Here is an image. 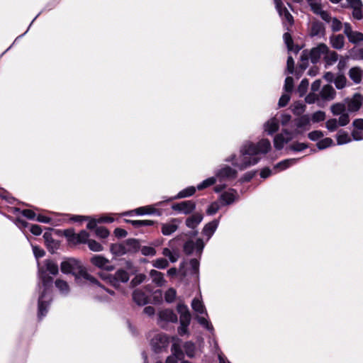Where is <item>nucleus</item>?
Wrapping results in <instances>:
<instances>
[{
  "mask_svg": "<svg viewBox=\"0 0 363 363\" xmlns=\"http://www.w3.org/2000/svg\"><path fill=\"white\" fill-rule=\"evenodd\" d=\"M177 310L180 315V325L178 327L177 332L180 336H184L189 333L188 328L191 322V314L188 307L183 303H179Z\"/></svg>",
  "mask_w": 363,
  "mask_h": 363,
  "instance_id": "7",
  "label": "nucleus"
},
{
  "mask_svg": "<svg viewBox=\"0 0 363 363\" xmlns=\"http://www.w3.org/2000/svg\"><path fill=\"white\" fill-rule=\"evenodd\" d=\"M146 279V276L144 274H138L135 276V277L131 280L130 285L133 287H135L140 284H142Z\"/></svg>",
  "mask_w": 363,
  "mask_h": 363,
  "instance_id": "53",
  "label": "nucleus"
},
{
  "mask_svg": "<svg viewBox=\"0 0 363 363\" xmlns=\"http://www.w3.org/2000/svg\"><path fill=\"white\" fill-rule=\"evenodd\" d=\"M125 223L131 224L135 228L153 225L155 222L151 220H125Z\"/></svg>",
  "mask_w": 363,
  "mask_h": 363,
  "instance_id": "28",
  "label": "nucleus"
},
{
  "mask_svg": "<svg viewBox=\"0 0 363 363\" xmlns=\"http://www.w3.org/2000/svg\"><path fill=\"white\" fill-rule=\"evenodd\" d=\"M60 269L63 274L74 276L77 282H79V279H84L89 281L91 284L101 286L99 281L86 272L80 262L74 258H68L62 261L60 264Z\"/></svg>",
  "mask_w": 363,
  "mask_h": 363,
  "instance_id": "4",
  "label": "nucleus"
},
{
  "mask_svg": "<svg viewBox=\"0 0 363 363\" xmlns=\"http://www.w3.org/2000/svg\"><path fill=\"white\" fill-rule=\"evenodd\" d=\"M330 23V27L333 31H339L342 28V23L340 20L336 18H332L330 21L328 22Z\"/></svg>",
  "mask_w": 363,
  "mask_h": 363,
  "instance_id": "56",
  "label": "nucleus"
},
{
  "mask_svg": "<svg viewBox=\"0 0 363 363\" xmlns=\"http://www.w3.org/2000/svg\"><path fill=\"white\" fill-rule=\"evenodd\" d=\"M334 83L337 89H341L346 86L347 79L343 74H339L335 78Z\"/></svg>",
  "mask_w": 363,
  "mask_h": 363,
  "instance_id": "44",
  "label": "nucleus"
},
{
  "mask_svg": "<svg viewBox=\"0 0 363 363\" xmlns=\"http://www.w3.org/2000/svg\"><path fill=\"white\" fill-rule=\"evenodd\" d=\"M307 145L303 143H296L290 146V149L293 151L300 152L305 150Z\"/></svg>",
  "mask_w": 363,
  "mask_h": 363,
  "instance_id": "64",
  "label": "nucleus"
},
{
  "mask_svg": "<svg viewBox=\"0 0 363 363\" xmlns=\"http://www.w3.org/2000/svg\"><path fill=\"white\" fill-rule=\"evenodd\" d=\"M91 262L98 268L105 269L107 272L114 269V267L110 264L109 260L101 255H94L91 258Z\"/></svg>",
  "mask_w": 363,
  "mask_h": 363,
  "instance_id": "13",
  "label": "nucleus"
},
{
  "mask_svg": "<svg viewBox=\"0 0 363 363\" xmlns=\"http://www.w3.org/2000/svg\"><path fill=\"white\" fill-rule=\"evenodd\" d=\"M203 219V216L201 213H195L187 217L185 220V225L187 228L191 229V230L187 233H182L175 238V240L178 241H184L183 251L186 255H191L194 253L199 257L201 256L206 245L204 241L201 238H197L195 241L191 238L198 235L199 231L196 228L201 223Z\"/></svg>",
  "mask_w": 363,
  "mask_h": 363,
  "instance_id": "2",
  "label": "nucleus"
},
{
  "mask_svg": "<svg viewBox=\"0 0 363 363\" xmlns=\"http://www.w3.org/2000/svg\"><path fill=\"white\" fill-rule=\"evenodd\" d=\"M64 235L70 242L75 244L77 239V233L73 228H69L64 230Z\"/></svg>",
  "mask_w": 363,
  "mask_h": 363,
  "instance_id": "48",
  "label": "nucleus"
},
{
  "mask_svg": "<svg viewBox=\"0 0 363 363\" xmlns=\"http://www.w3.org/2000/svg\"><path fill=\"white\" fill-rule=\"evenodd\" d=\"M184 350L185 351L186 354L192 358L195 355L196 346L195 344L191 341L186 342L184 345Z\"/></svg>",
  "mask_w": 363,
  "mask_h": 363,
  "instance_id": "39",
  "label": "nucleus"
},
{
  "mask_svg": "<svg viewBox=\"0 0 363 363\" xmlns=\"http://www.w3.org/2000/svg\"><path fill=\"white\" fill-rule=\"evenodd\" d=\"M55 286L57 288V289L59 291L60 294L63 296H67L70 291L69 284H67V281H65L62 279H56L55 281Z\"/></svg>",
  "mask_w": 363,
  "mask_h": 363,
  "instance_id": "26",
  "label": "nucleus"
},
{
  "mask_svg": "<svg viewBox=\"0 0 363 363\" xmlns=\"http://www.w3.org/2000/svg\"><path fill=\"white\" fill-rule=\"evenodd\" d=\"M227 205V193L223 192L220 194V199L218 201L211 203L206 209V213L208 216H213L217 213L220 206Z\"/></svg>",
  "mask_w": 363,
  "mask_h": 363,
  "instance_id": "15",
  "label": "nucleus"
},
{
  "mask_svg": "<svg viewBox=\"0 0 363 363\" xmlns=\"http://www.w3.org/2000/svg\"><path fill=\"white\" fill-rule=\"evenodd\" d=\"M293 139L292 134L287 131L284 130L280 134L277 135L274 139V145L277 150H281L284 145L288 143Z\"/></svg>",
  "mask_w": 363,
  "mask_h": 363,
  "instance_id": "14",
  "label": "nucleus"
},
{
  "mask_svg": "<svg viewBox=\"0 0 363 363\" xmlns=\"http://www.w3.org/2000/svg\"><path fill=\"white\" fill-rule=\"evenodd\" d=\"M349 40L352 43L363 41V34L360 32L352 31L348 36Z\"/></svg>",
  "mask_w": 363,
  "mask_h": 363,
  "instance_id": "45",
  "label": "nucleus"
},
{
  "mask_svg": "<svg viewBox=\"0 0 363 363\" xmlns=\"http://www.w3.org/2000/svg\"><path fill=\"white\" fill-rule=\"evenodd\" d=\"M275 7L282 19V22L284 26L286 28V30H289V27H291L294 23V18L289 11L287 10L286 7H284L282 1L281 0H274Z\"/></svg>",
  "mask_w": 363,
  "mask_h": 363,
  "instance_id": "10",
  "label": "nucleus"
},
{
  "mask_svg": "<svg viewBox=\"0 0 363 363\" xmlns=\"http://www.w3.org/2000/svg\"><path fill=\"white\" fill-rule=\"evenodd\" d=\"M279 128V121L275 118H272L269 119L265 124H264V130L267 132L268 134L272 135L274 133L277 132Z\"/></svg>",
  "mask_w": 363,
  "mask_h": 363,
  "instance_id": "27",
  "label": "nucleus"
},
{
  "mask_svg": "<svg viewBox=\"0 0 363 363\" xmlns=\"http://www.w3.org/2000/svg\"><path fill=\"white\" fill-rule=\"evenodd\" d=\"M177 292L173 288H169L164 294V299L167 303H172L176 298Z\"/></svg>",
  "mask_w": 363,
  "mask_h": 363,
  "instance_id": "50",
  "label": "nucleus"
},
{
  "mask_svg": "<svg viewBox=\"0 0 363 363\" xmlns=\"http://www.w3.org/2000/svg\"><path fill=\"white\" fill-rule=\"evenodd\" d=\"M133 299L138 306H145L149 303L148 296L140 289H135L133 292Z\"/></svg>",
  "mask_w": 363,
  "mask_h": 363,
  "instance_id": "21",
  "label": "nucleus"
},
{
  "mask_svg": "<svg viewBox=\"0 0 363 363\" xmlns=\"http://www.w3.org/2000/svg\"><path fill=\"white\" fill-rule=\"evenodd\" d=\"M362 69L359 67H352L348 72L350 79L356 84H359L362 82Z\"/></svg>",
  "mask_w": 363,
  "mask_h": 363,
  "instance_id": "24",
  "label": "nucleus"
},
{
  "mask_svg": "<svg viewBox=\"0 0 363 363\" xmlns=\"http://www.w3.org/2000/svg\"><path fill=\"white\" fill-rule=\"evenodd\" d=\"M309 5L313 12L319 15L323 21L325 22H329L330 21L331 16L330 13L328 11L323 10L321 4L319 1H313L312 3H310Z\"/></svg>",
  "mask_w": 363,
  "mask_h": 363,
  "instance_id": "17",
  "label": "nucleus"
},
{
  "mask_svg": "<svg viewBox=\"0 0 363 363\" xmlns=\"http://www.w3.org/2000/svg\"><path fill=\"white\" fill-rule=\"evenodd\" d=\"M150 276L152 278V281L159 286H162L165 282L163 274L155 269L150 270Z\"/></svg>",
  "mask_w": 363,
  "mask_h": 363,
  "instance_id": "29",
  "label": "nucleus"
},
{
  "mask_svg": "<svg viewBox=\"0 0 363 363\" xmlns=\"http://www.w3.org/2000/svg\"><path fill=\"white\" fill-rule=\"evenodd\" d=\"M213 177L216 178V181L219 180L220 182H225V179L227 178V165H223L220 168L216 170L215 176Z\"/></svg>",
  "mask_w": 363,
  "mask_h": 363,
  "instance_id": "37",
  "label": "nucleus"
},
{
  "mask_svg": "<svg viewBox=\"0 0 363 363\" xmlns=\"http://www.w3.org/2000/svg\"><path fill=\"white\" fill-rule=\"evenodd\" d=\"M124 242L127 254H134L140 251L141 244L139 240L128 238Z\"/></svg>",
  "mask_w": 363,
  "mask_h": 363,
  "instance_id": "19",
  "label": "nucleus"
},
{
  "mask_svg": "<svg viewBox=\"0 0 363 363\" xmlns=\"http://www.w3.org/2000/svg\"><path fill=\"white\" fill-rule=\"evenodd\" d=\"M308 62V55L306 52H303L301 56V62L298 65V67L301 69V72L304 71L307 68Z\"/></svg>",
  "mask_w": 363,
  "mask_h": 363,
  "instance_id": "57",
  "label": "nucleus"
},
{
  "mask_svg": "<svg viewBox=\"0 0 363 363\" xmlns=\"http://www.w3.org/2000/svg\"><path fill=\"white\" fill-rule=\"evenodd\" d=\"M178 229L177 219H172L170 223H164L162 225V233L164 235H170Z\"/></svg>",
  "mask_w": 363,
  "mask_h": 363,
  "instance_id": "25",
  "label": "nucleus"
},
{
  "mask_svg": "<svg viewBox=\"0 0 363 363\" xmlns=\"http://www.w3.org/2000/svg\"><path fill=\"white\" fill-rule=\"evenodd\" d=\"M310 125V118L308 115H303L297 121L296 125L298 128H304Z\"/></svg>",
  "mask_w": 363,
  "mask_h": 363,
  "instance_id": "54",
  "label": "nucleus"
},
{
  "mask_svg": "<svg viewBox=\"0 0 363 363\" xmlns=\"http://www.w3.org/2000/svg\"><path fill=\"white\" fill-rule=\"evenodd\" d=\"M323 57L327 65H332L337 61L338 55L336 52L330 51L328 49Z\"/></svg>",
  "mask_w": 363,
  "mask_h": 363,
  "instance_id": "33",
  "label": "nucleus"
},
{
  "mask_svg": "<svg viewBox=\"0 0 363 363\" xmlns=\"http://www.w3.org/2000/svg\"><path fill=\"white\" fill-rule=\"evenodd\" d=\"M152 302L155 304L160 303L162 301V291L160 289L155 290L152 294Z\"/></svg>",
  "mask_w": 363,
  "mask_h": 363,
  "instance_id": "62",
  "label": "nucleus"
},
{
  "mask_svg": "<svg viewBox=\"0 0 363 363\" xmlns=\"http://www.w3.org/2000/svg\"><path fill=\"white\" fill-rule=\"evenodd\" d=\"M140 251L143 256L145 257H153L156 255L157 251L153 246H142L140 245Z\"/></svg>",
  "mask_w": 363,
  "mask_h": 363,
  "instance_id": "40",
  "label": "nucleus"
},
{
  "mask_svg": "<svg viewBox=\"0 0 363 363\" xmlns=\"http://www.w3.org/2000/svg\"><path fill=\"white\" fill-rule=\"evenodd\" d=\"M2 214L9 220H12L16 224V225L21 230H23L30 225L27 221L22 218H17L16 219H13L11 216L6 215L5 213Z\"/></svg>",
  "mask_w": 363,
  "mask_h": 363,
  "instance_id": "38",
  "label": "nucleus"
},
{
  "mask_svg": "<svg viewBox=\"0 0 363 363\" xmlns=\"http://www.w3.org/2000/svg\"><path fill=\"white\" fill-rule=\"evenodd\" d=\"M172 351V355L177 357V358L182 359L184 357V352L181 349L180 345L177 343L174 342L171 347Z\"/></svg>",
  "mask_w": 363,
  "mask_h": 363,
  "instance_id": "42",
  "label": "nucleus"
},
{
  "mask_svg": "<svg viewBox=\"0 0 363 363\" xmlns=\"http://www.w3.org/2000/svg\"><path fill=\"white\" fill-rule=\"evenodd\" d=\"M33 252L36 259H38L43 257L45 252V250L38 246L32 245Z\"/></svg>",
  "mask_w": 363,
  "mask_h": 363,
  "instance_id": "59",
  "label": "nucleus"
},
{
  "mask_svg": "<svg viewBox=\"0 0 363 363\" xmlns=\"http://www.w3.org/2000/svg\"><path fill=\"white\" fill-rule=\"evenodd\" d=\"M306 106L301 102H296L292 106V111L295 115L300 116L305 111Z\"/></svg>",
  "mask_w": 363,
  "mask_h": 363,
  "instance_id": "49",
  "label": "nucleus"
},
{
  "mask_svg": "<svg viewBox=\"0 0 363 363\" xmlns=\"http://www.w3.org/2000/svg\"><path fill=\"white\" fill-rule=\"evenodd\" d=\"M169 265L168 261L164 258H158L152 262V266L157 269H164Z\"/></svg>",
  "mask_w": 363,
  "mask_h": 363,
  "instance_id": "46",
  "label": "nucleus"
},
{
  "mask_svg": "<svg viewBox=\"0 0 363 363\" xmlns=\"http://www.w3.org/2000/svg\"><path fill=\"white\" fill-rule=\"evenodd\" d=\"M308 84H309L308 81L306 79H303L301 82V83L298 86V91L299 92L301 96H303L306 93V91L308 89Z\"/></svg>",
  "mask_w": 363,
  "mask_h": 363,
  "instance_id": "60",
  "label": "nucleus"
},
{
  "mask_svg": "<svg viewBox=\"0 0 363 363\" xmlns=\"http://www.w3.org/2000/svg\"><path fill=\"white\" fill-rule=\"evenodd\" d=\"M89 237V233L85 230H81L79 233H77V239L75 244L88 243Z\"/></svg>",
  "mask_w": 363,
  "mask_h": 363,
  "instance_id": "43",
  "label": "nucleus"
},
{
  "mask_svg": "<svg viewBox=\"0 0 363 363\" xmlns=\"http://www.w3.org/2000/svg\"><path fill=\"white\" fill-rule=\"evenodd\" d=\"M323 32V27L320 23H313L311 26V35H318Z\"/></svg>",
  "mask_w": 363,
  "mask_h": 363,
  "instance_id": "58",
  "label": "nucleus"
},
{
  "mask_svg": "<svg viewBox=\"0 0 363 363\" xmlns=\"http://www.w3.org/2000/svg\"><path fill=\"white\" fill-rule=\"evenodd\" d=\"M216 182V178L214 177H208V178L203 180L201 183H199L196 186V188L199 191H201V190L205 189L215 184Z\"/></svg>",
  "mask_w": 363,
  "mask_h": 363,
  "instance_id": "36",
  "label": "nucleus"
},
{
  "mask_svg": "<svg viewBox=\"0 0 363 363\" xmlns=\"http://www.w3.org/2000/svg\"><path fill=\"white\" fill-rule=\"evenodd\" d=\"M21 213L29 220H35L36 214L30 209H24L21 211Z\"/></svg>",
  "mask_w": 363,
  "mask_h": 363,
  "instance_id": "63",
  "label": "nucleus"
},
{
  "mask_svg": "<svg viewBox=\"0 0 363 363\" xmlns=\"http://www.w3.org/2000/svg\"><path fill=\"white\" fill-rule=\"evenodd\" d=\"M330 43L334 48L340 50L344 46L345 38L340 34L333 35L330 38Z\"/></svg>",
  "mask_w": 363,
  "mask_h": 363,
  "instance_id": "31",
  "label": "nucleus"
},
{
  "mask_svg": "<svg viewBox=\"0 0 363 363\" xmlns=\"http://www.w3.org/2000/svg\"><path fill=\"white\" fill-rule=\"evenodd\" d=\"M191 307L195 312L199 314H206L207 315L204 305L199 298H195L192 300Z\"/></svg>",
  "mask_w": 363,
  "mask_h": 363,
  "instance_id": "32",
  "label": "nucleus"
},
{
  "mask_svg": "<svg viewBox=\"0 0 363 363\" xmlns=\"http://www.w3.org/2000/svg\"><path fill=\"white\" fill-rule=\"evenodd\" d=\"M196 208V203L191 200L184 201L174 203L172 206L173 211L184 215H190Z\"/></svg>",
  "mask_w": 363,
  "mask_h": 363,
  "instance_id": "11",
  "label": "nucleus"
},
{
  "mask_svg": "<svg viewBox=\"0 0 363 363\" xmlns=\"http://www.w3.org/2000/svg\"><path fill=\"white\" fill-rule=\"evenodd\" d=\"M345 106V112L353 113L358 111L362 104V96L360 94L356 93L351 98H347L340 103Z\"/></svg>",
  "mask_w": 363,
  "mask_h": 363,
  "instance_id": "9",
  "label": "nucleus"
},
{
  "mask_svg": "<svg viewBox=\"0 0 363 363\" xmlns=\"http://www.w3.org/2000/svg\"><path fill=\"white\" fill-rule=\"evenodd\" d=\"M45 267H40L38 262V281L36 286V290L38 291L39 296L38 299V319L41 320L45 317L49 311L50 306L52 301V285L53 278L48 274L55 276L59 272L58 265L52 259H45Z\"/></svg>",
  "mask_w": 363,
  "mask_h": 363,
  "instance_id": "1",
  "label": "nucleus"
},
{
  "mask_svg": "<svg viewBox=\"0 0 363 363\" xmlns=\"http://www.w3.org/2000/svg\"><path fill=\"white\" fill-rule=\"evenodd\" d=\"M189 264L191 269L192 270L193 274H198L199 270V262L197 259L194 258L191 259L189 261Z\"/></svg>",
  "mask_w": 363,
  "mask_h": 363,
  "instance_id": "61",
  "label": "nucleus"
},
{
  "mask_svg": "<svg viewBox=\"0 0 363 363\" xmlns=\"http://www.w3.org/2000/svg\"><path fill=\"white\" fill-rule=\"evenodd\" d=\"M325 119V113L323 111H318L312 114L311 120L314 123L323 121Z\"/></svg>",
  "mask_w": 363,
  "mask_h": 363,
  "instance_id": "52",
  "label": "nucleus"
},
{
  "mask_svg": "<svg viewBox=\"0 0 363 363\" xmlns=\"http://www.w3.org/2000/svg\"><path fill=\"white\" fill-rule=\"evenodd\" d=\"M297 160L296 159H286L284 160L279 163H277L274 169H279V170H284L286 168L289 167L291 165H294L296 163Z\"/></svg>",
  "mask_w": 363,
  "mask_h": 363,
  "instance_id": "34",
  "label": "nucleus"
},
{
  "mask_svg": "<svg viewBox=\"0 0 363 363\" xmlns=\"http://www.w3.org/2000/svg\"><path fill=\"white\" fill-rule=\"evenodd\" d=\"M218 226V220L216 219H214L204 225L202 230V234L206 237V241L209 240V239L213 236Z\"/></svg>",
  "mask_w": 363,
  "mask_h": 363,
  "instance_id": "22",
  "label": "nucleus"
},
{
  "mask_svg": "<svg viewBox=\"0 0 363 363\" xmlns=\"http://www.w3.org/2000/svg\"><path fill=\"white\" fill-rule=\"evenodd\" d=\"M336 139H337V143L339 145L347 144L352 141V139H351L350 136L349 135V134L347 132L343 131V130L340 131L337 134Z\"/></svg>",
  "mask_w": 363,
  "mask_h": 363,
  "instance_id": "35",
  "label": "nucleus"
},
{
  "mask_svg": "<svg viewBox=\"0 0 363 363\" xmlns=\"http://www.w3.org/2000/svg\"><path fill=\"white\" fill-rule=\"evenodd\" d=\"M196 191V187H194L193 186H188V187L182 189V191H180L177 195L167 199L165 201H172L176 200V199L187 198V197L193 196L195 194Z\"/></svg>",
  "mask_w": 363,
  "mask_h": 363,
  "instance_id": "20",
  "label": "nucleus"
},
{
  "mask_svg": "<svg viewBox=\"0 0 363 363\" xmlns=\"http://www.w3.org/2000/svg\"><path fill=\"white\" fill-rule=\"evenodd\" d=\"M336 95V91L334 89V88L330 85L327 84L323 86L322 88L319 96L321 97L322 99L326 100V101H331L335 99Z\"/></svg>",
  "mask_w": 363,
  "mask_h": 363,
  "instance_id": "23",
  "label": "nucleus"
},
{
  "mask_svg": "<svg viewBox=\"0 0 363 363\" xmlns=\"http://www.w3.org/2000/svg\"><path fill=\"white\" fill-rule=\"evenodd\" d=\"M158 316L160 321L170 322L173 323H176L178 321L177 314L171 309H164L160 311Z\"/></svg>",
  "mask_w": 363,
  "mask_h": 363,
  "instance_id": "18",
  "label": "nucleus"
},
{
  "mask_svg": "<svg viewBox=\"0 0 363 363\" xmlns=\"http://www.w3.org/2000/svg\"><path fill=\"white\" fill-rule=\"evenodd\" d=\"M87 244L89 248L93 252H100L103 250L102 245L94 240H89Z\"/></svg>",
  "mask_w": 363,
  "mask_h": 363,
  "instance_id": "51",
  "label": "nucleus"
},
{
  "mask_svg": "<svg viewBox=\"0 0 363 363\" xmlns=\"http://www.w3.org/2000/svg\"><path fill=\"white\" fill-rule=\"evenodd\" d=\"M271 149L270 141L267 139H262L257 144L250 142L246 143L242 150L241 163L239 167L241 169L257 164L259 157V154H266Z\"/></svg>",
  "mask_w": 363,
  "mask_h": 363,
  "instance_id": "3",
  "label": "nucleus"
},
{
  "mask_svg": "<svg viewBox=\"0 0 363 363\" xmlns=\"http://www.w3.org/2000/svg\"><path fill=\"white\" fill-rule=\"evenodd\" d=\"M95 234L97 237L106 238L109 235V231L106 228L100 226L96 228Z\"/></svg>",
  "mask_w": 363,
  "mask_h": 363,
  "instance_id": "55",
  "label": "nucleus"
},
{
  "mask_svg": "<svg viewBox=\"0 0 363 363\" xmlns=\"http://www.w3.org/2000/svg\"><path fill=\"white\" fill-rule=\"evenodd\" d=\"M330 111L333 116H337V118H330L325 123L326 128L330 131L334 132L337 130L339 127H343L349 124L350 121L349 114L345 112V106L340 103H336L330 106Z\"/></svg>",
  "mask_w": 363,
  "mask_h": 363,
  "instance_id": "5",
  "label": "nucleus"
},
{
  "mask_svg": "<svg viewBox=\"0 0 363 363\" xmlns=\"http://www.w3.org/2000/svg\"><path fill=\"white\" fill-rule=\"evenodd\" d=\"M110 250L112 254L116 256H122L126 253L125 242L112 244L110 247Z\"/></svg>",
  "mask_w": 363,
  "mask_h": 363,
  "instance_id": "30",
  "label": "nucleus"
},
{
  "mask_svg": "<svg viewBox=\"0 0 363 363\" xmlns=\"http://www.w3.org/2000/svg\"><path fill=\"white\" fill-rule=\"evenodd\" d=\"M169 343V337L164 333H160L151 340L150 345L153 352L159 354L167 349Z\"/></svg>",
  "mask_w": 363,
  "mask_h": 363,
  "instance_id": "8",
  "label": "nucleus"
},
{
  "mask_svg": "<svg viewBox=\"0 0 363 363\" xmlns=\"http://www.w3.org/2000/svg\"><path fill=\"white\" fill-rule=\"evenodd\" d=\"M328 51V46L325 44H320L313 48L310 52V59L313 63H316L322 56Z\"/></svg>",
  "mask_w": 363,
  "mask_h": 363,
  "instance_id": "16",
  "label": "nucleus"
},
{
  "mask_svg": "<svg viewBox=\"0 0 363 363\" xmlns=\"http://www.w3.org/2000/svg\"><path fill=\"white\" fill-rule=\"evenodd\" d=\"M333 145V140L330 138H325L317 143V147L319 150H323Z\"/></svg>",
  "mask_w": 363,
  "mask_h": 363,
  "instance_id": "47",
  "label": "nucleus"
},
{
  "mask_svg": "<svg viewBox=\"0 0 363 363\" xmlns=\"http://www.w3.org/2000/svg\"><path fill=\"white\" fill-rule=\"evenodd\" d=\"M133 213L138 216H145V215H157L160 216V213L158 210L154 208L152 206H142L137 208L134 210L125 211L122 213L124 216H131Z\"/></svg>",
  "mask_w": 363,
  "mask_h": 363,
  "instance_id": "12",
  "label": "nucleus"
},
{
  "mask_svg": "<svg viewBox=\"0 0 363 363\" xmlns=\"http://www.w3.org/2000/svg\"><path fill=\"white\" fill-rule=\"evenodd\" d=\"M99 276L103 280L106 281L116 289H118L121 283L128 282L130 279L128 273L121 269L117 270L113 275L101 272L99 274Z\"/></svg>",
  "mask_w": 363,
  "mask_h": 363,
  "instance_id": "6",
  "label": "nucleus"
},
{
  "mask_svg": "<svg viewBox=\"0 0 363 363\" xmlns=\"http://www.w3.org/2000/svg\"><path fill=\"white\" fill-rule=\"evenodd\" d=\"M196 318L197 322L203 328H205L206 330H207L210 333H212L213 331V327L211 323L208 319H206L204 317H201V316H199V315L196 316Z\"/></svg>",
  "mask_w": 363,
  "mask_h": 363,
  "instance_id": "41",
  "label": "nucleus"
}]
</instances>
